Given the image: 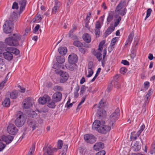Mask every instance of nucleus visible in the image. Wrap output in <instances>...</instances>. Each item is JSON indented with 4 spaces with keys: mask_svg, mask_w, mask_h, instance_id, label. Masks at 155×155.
Here are the masks:
<instances>
[{
    "mask_svg": "<svg viewBox=\"0 0 155 155\" xmlns=\"http://www.w3.org/2000/svg\"><path fill=\"white\" fill-rule=\"evenodd\" d=\"M7 130L8 132L10 134L15 135L17 133L18 130L13 124H10L7 127Z\"/></svg>",
    "mask_w": 155,
    "mask_h": 155,
    "instance_id": "1a4fd4ad",
    "label": "nucleus"
},
{
    "mask_svg": "<svg viewBox=\"0 0 155 155\" xmlns=\"http://www.w3.org/2000/svg\"><path fill=\"white\" fill-rule=\"evenodd\" d=\"M6 145L5 144L0 142V151H2L5 147Z\"/></svg>",
    "mask_w": 155,
    "mask_h": 155,
    "instance_id": "bf43d9fd",
    "label": "nucleus"
},
{
    "mask_svg": "<svg viewBox=\"0 0 155 155\" xmlns=\"http://www.w3.org/2000/svg\"><path fill=\"white\" fill-rule=\"evenodd\" d=\"M106 153L105 152L104 150H102L98 152L96 154L97 155H105Z\"/></svg>",
    "mask_w": 155,
    "mask_h": 155,
    "instance_id": "338daca9",
    "label": "nucleus"
},
{
    "mask_svg": "<svg viewBox=\"0 0 155 155\" xmlns=\"http://www.w3.org/2000/svg\"><path fill=\"white\" fill-rule=\"evenodd\" d=\"M48 107L51 108H54L55 107L56 105L55 104V102L52 100L51 101L50 100L48 101Z\"/></svg>",
    "mask_w": 155,
    "mask_h": 155,
    "instance_id": "473e14b6",
    "label": "nucleus"
},
{
    "mask_svg": "<svg viewBox=\"0 0 155 155\" xmlns=\"http://www.w3.org/2000/svg\"><path fill=\"white\" fill-rule=\"evenodd\" d=\"M35 149L34 147H32L30 151L29 152L28 155H33V153H34Z\"/></svg>",
    "mask_w": 155,
    "mask_h": 155,
    "instance_id": "680f3d73",
    "label": "nucleus"
},
{
    "mask_svg": "<svg viewBox=\"0 0 155 155\" xmlns=\"http://www.w3.org/2000/svg\"><path fill=\"white\" fill-rule=\"evenodd\" d=\"M28 126L32 128V130H35L37 127V123L34 120L28 119Z\"/></svg>",
    "mask_w": 155,
    "mask_h": 155,
    "instance_id": "f3484780",
    "label": "nucleus"
},
{
    "mask_svg": "<svg viewBox=\"0 0 155 155\" xmlns=\"http://www.w3.org/2000/svg\"><path fill=\"white\" fill-rule=\"evenodd\" d=\"M13 138V136L10 135H8L6 136L3 135L0 138V141H4L7 143L9 144L12 141Z\"/></svg>",
    "mask_w": 155,
    "mask_h": 155,
    "instance_id": "f8f14e48",
    "label": "nucleus"
},
{
    "mask_svg": "<svg viewBox=\"0 0 155 155\" xmlns=\"http://www.w3.org/2000/svg\"><path fill=\"white\" fill-rule=\"evenodd\" d=\"M93 54L96 57L99 61H100L101 60L102 55L101 53L97 51L94 50L93 51Z\"/></svg>",
    "mask_w": 155,
    "mask_h": 155,
    "instance_id": "c85d7f7f",
    "label": "nucleus"
},
{
    "mask_svg": "<svg viewBox=\"0 0 155 155\" xmlns=\"http://www.w3.org/2000/svg\"><path fill=\"white\" fill-rule=\"evenodd\" d=\"M127 69L125 67H122L120 68V72L122 74H124L127 71Z\"/></svg>",
    "mask_w": 155,
    "mask_h": 155,
    "instance_id": "8fccbe9b",
    "label": "nucleus"
},
{
    "mask_svg": "<svg viewBox=\"0 0 155 155\" xmlns=\"http://www.w3.org/2000/svg\"><path fill=\"white\" fill-rule=\"evenodd\" d=\"M120 114V110L118 108H117L110 115L108 120V125L112 126V129L113 128L116 121L119 118Z\"/></svg>",
    "mask_w": 155,
    "mask_h": 155,
    "instance_id": "7ed1b4c3",
    "label": "nucleus"
},
{
    "mask_svg": "<svg viewBox=\"0 0 155 155\" xmlns=\"http://www.w3.org/2000/svg\"><path fill=\"white\" fill-rule=\"evenodd\" d=\"M40 26L39 25H37L35 28L34 30V31L35 33L36 32L38 31V30L39 28H40Z\"/></svg>",
    "mask_w": 155,
    "mask_h": 155,
    "instance_id": "69168bd1",
    "label": "nucleus"
},
{
    "mask_svg": "<svg viewBox=\"0 0 155 155\" xmlns=\"http://www.w3.org/2000/svg\"><path fill=\"white\" fill-rule=\"evenodd\" d=\"M118 83L115 81H112L110 85L108 86V87L107 88V91L109 92L112 89L113 86L114 85L115 86V87H116L117 88H119V86L117 85H117Z\"/></svg>",
    "mask_w": 155,
    "mask_h": 155,
    "instance_id": "393cba45",
    "label": "nucleus"
},
{
    "mask_svg": "<svg viewBox=\"0 0 155 155\" xmlns=\"http://www.w3.org/2000/svg\"><path fill=\"white\" fill-rule=\"evenodd\" d=\"M141 148V145L139 142L136 141L133 146V149L135 151H137L140 150Z\"/></svg>",
    "mask_w": 155,
    "mask_h": 155,
    "instance_id": "cd10ccee",
    "label": "nucleus"
},
{
    "mask_svg": "<svg viewBox=\"0 0 155 155\" xmlns=\"http://www.w3.org/2000/svg\"><path fill=\"white\" fill-rule=\"evenodd\" d=\"M74 31L71 30L68 33L69 37L74 39H77L78 38L76 36L73 35Z\"/></svg>",
    "mask_w": 155,
    "mask_h": 155,
    "instance_id": "ea45409f",
    "label": "nucleus"
},
{
    "mask_svg": "<svg viewBox=\"0 0 155 155\" xmlns=\"http://www.w3.org/2000/svg\"><path fill=\"white\" fill-rule=\"evenodd\" d=\"M112 128V126L110 125H105L102 124L100 127L97 130L99 133L105 134L109 132Z\"/></svg>",
    "mask_w": 155,
    "mask_h": 155,
    "instance_id": "423d86ee",
    "label": "nucleus"
},
{
    "mask_svg": "<svg viewBox=\"0 0 155 155\" xmlns=\"http://www.w3.org/2000/svg\"><path fill=\"white\" fill-rule=\"evenodd\" d=\"M7 50L10 53H13L15 55H17L19 54V51L16 48L13 47H8Z\"/></svg>",
    "mask_w": 155,
    "mask_h": 155,
    "instance_id": "b1692460",
    "label": "nucleus"
},
{
    "mask_svg": "<svg viewBox=\"0 0 155 155\" xmlns=\"http://www.w3.org/2000/svg\"><path fill=\"white\" fill-rule=\"evenodd\" d=\"M134 33L133 32H131L129 35L127 40L124 46V48H126L127 46L130 45L132 41L133 38L134 36Z\"/></svg>",
    "mask_w": 155,
    "mask_h": 155,
    "instance_id": "6ab92c4d",
    "label": "nucleus"
},
{
    "mask_svg": "<svg viewBox=\"0 0 155 155\" xmlns=\"http://www.w3.org/2000/svg\"><path fill=\"white\" fill-rule=\"evenodd\" d=\"M113 18V15L112 13H109L108 14V16L107 21L108 22H109L111 21Z\"/></svg>",
    "mask_w": 155,
    "mask_h": 155,
    "instance_id": "c03bdc74",
    "label": "nucleus"
},
{
    "mask_svg": "<svg viewBox=\"0 0 155 155\" xmlns=\"http://www.w3.org/2000/svg\"><path fill=\"white\" fill-rule=\"evenodd\" d=\"M94 68V63L92 61H90L88 64L87 66L88 69H93Z\"/></svg>",
    "mask_w": 155,
    "mask_h": 155,
    "instance_id": "09e8293b",
    "label": "nucleus"
},
{
    "mask_svg": "<svg viewBox=\"0 0 155 155\" xmlns=\"http://www.w3.org/2000/svg\"><path fill=\"white\" fill-rule=\"evenodd\" d=\"M91 15V13L89 12L88 14L87 15L86 17L84 19V23H89L90 19V16Z\"/></svg>",
    "mask_w": 155,
    "mask_h": 155,
    "instance_id": "79ce46f5",
    "label": "nucleus"
},
{
    "mask_svg": "<svg viewBox=\"0 0 155 155\" xmlns=\"http://www.w3.org/2000/svg\"><path fill=\"white\" fill-rule=\"evenodd\" d=\"M50 100V98L49 96H46L45 97V96H44L43 97H40L38 99V101L39 104L43 105L45 104L48 101Z\"/></svg>",
    "mask_w": 155,
    "mask_h": 155,
    "instance_id": "a211bd4d",
    "label": "nucleus"
},
{
    "mask_svg": "<svg viewBox=\"0 0 155 155\" xmlns=\"http://www.w3.org/2000/svg\"><path fill=\"white\" fill-rule=\"evenodd\" d=\"M121 63L125 65H130L129 62L126 60H122Z\"/></svg>",
    "mask_w": 155,
    "mask_h": 155,
    "instance_id": "e2e57ef3",
    "label": "nucleus"
},
{
    "mask_svg": "<svg viewBox=\"0 0 155 155\" xmlns=\"http://www.w3.org/2000/svg\"><path fill=\"white\" fill-rule=\"evenodd\" d=\"M28 117H30L34 118L37 116V113L34 111H29L28 112Z\"/></svg>",
    "mask_w": 155,
    "mask_h": 155,
    "instance_id": "f704fd0d",
    "label": "nucleus"
},
{
    "mask_svg": "<svg viewBox=\"0 0 155 155\" xmlns=\"http://www.w3.org/2000/svg\"><path fill=\"white\" fill-rule=\"evenodd\" d=\"M57 62L60 64H62L65 61V59L64 57L58 56L56 58Z\"/></svg>",
    "mask_w": 155,
    "mask_h": 155,
    "instance_id": "c9c22d12",
    "label": "nucleus"
},
{
    "mask_svg": "<svg viewBox=\"0 0 155 155\" xmlns=\"http://www.w3.org/2000/svg\"><path fill=\"white\" fill-rule=\"evenodd\" d=\"M139 137V136H138L137 133H136L135 131H133L131 134L130 139L131 140L134 141L136 140Z\"/></svg>",
    "mask_w": 155,
    "mask_h": 155,
    "instance_id": "2f4dec72",
    "label": "nucleus"
},
{
    "mask_svg": "<svg viewBox=\"0 0 155 155\" xmlns=\"http://www.w3.org/2000/svg\"><path fill=\"white\" fill-rule=\"evenodd\" d=\"M127 6L126 0H121L119 4L117 6L115 10V12H118L122 16L124 15L127 12V10L125 7L123 9H121L124 7Z\"/></svg>",
    "mask_w": 155,
    "mask_h": 155,
    "instance_id": "20e7f679",
    "label": "nucleus"
},
{
    "mask_svg": "<svg viewBox=\"0 0 155 155\" xmlns=\"http://www.w3.org/2000/svg\"><path fill=\"white\" fill-rule=\"evenodd\" d=\"M78 57L77 55L73 54L70 55L68 58V61L69 63L71 64H75L77 62Z\"/></svg>",
    "mask_w": 155,
    "mask_h": 155,
    "instance_id": "ddd939ff",
    "label": "nucleus"
},
{
    "mask_svg": "<svg viewBox=\"0 0 155 155\" xmlns=\"http://www.w3.org/2000/svg\"><path fill=\"white\" fill-rule=\"evenodd\" d=\"M63 141L61 140H59L58 143V148H57V150L58 149H61L63 146Z\"/></svg>",
    "mask_w": 155,
    "mask_h": 155,
    "instance_id": "a18cd8bd",
    "label": "nucleus"
},
{
    "mask_svg": "<svg viewBox=\"0 0 155 155\" xmlns=\"http://www.w3.org/2000/svg\"><path fill=\"white\" fill-rule=\"evenodd\" d=\"M100 29H96L95 31V34L97 36L99 37L100 34Z\"/></svg>",
    "mask_w": 155,
    "mask_h": 155,
    "instance_id": "0e129e2a",
    "label": "nucleus"
},
{
    "mask_svg": "<svg viewBox=\"0 0 155 155\" xmlns=\"http://www.w3.org/2000/svg\"><path fill=\"white\" fill-rule=\"evenodd\" d=\"M136 55V53L134 51H131L130 56L131 58L132 59H134Z\"/></svg>",
    "mask_w": 155,
    "mask_h": 155,
    "instance_id": "6e6d98bb",
    "label": "nucleus"
},
{
    "mask_svg": "<svg viewBox=\"0 0 155 155\" xmlns=\"http://www.w3.org/2000/svg\"><path fill=\"white\" fill-rule=\"evenodd\" d=\"M60 54L61 55H64L67 52V49L65 47H61L58 49Z\"/></svg>",
    "mask_w": 155,
    "mask_h": 155,
    "instance_id": "c756f323",
    "label": "nucleus"
},
{
    "mask_svg": "<svg viewBox=\"0 0 155 155\" xmlns=\"http://www.w3.org/2000/svg\"><path fill=\"white\" fill-rule=\"evenodd\" d=\"M26 0H19V5L20 6V12H22L24 9L26 5Z\"/></svg>",
    "mask_w": 155,
    "mask_h": 155,
    "instance_id": "4be33fe9",
    "label": "nucleus"
},
{
    "mask_svg": "<svg viewBox=\"0 0 155 155\" xmlns=\"http://www.w3.org/2000/svg\"><path fill=\"white\" fill-rule=\"evenodd\" d=\"M117 41V40L116 39V38H113V39H112L110 44L114 45L115 43Z\"/></svg>",
    "mask_w": 155,
    "mask_h": 155,
    "instance_id": "774afa93",
    "label": "nucleus"
},
{
    "mask_svg": "<svg viewBox=\"0 0 155 155\" xmlns=\"http://www.w3.org/2000/svg\"><path fill=\"white\" fill-rule=\"evenodd\" d=\"M10 104V101L9 98H6L2 102V105L4 107H8Z\"/></svg>",
    "mask_w": 155,
    "mask_h": 155,
    "instance_id": "72a5a7b5",
    "label": "nucleus"
},
{
    "mask_svg": "<svg viewBox=\"0 0 155 155\" xmlns=\"http://www.w3.org/2000/svg\"><path fill=\"white\" fill-rule=\"evenodd\" d=\"M86 90V87L84 85H83L81 86V95L82 94H84V92Z\"/></svg>",
    "mask_w": 155,
    "mask_h": 155,
    "instance_id": "5fc2aeb1",
    "label": "nucleus"
},
{
    "mask_svg": "<svg viewBox=\"0 0 155 155\" xmlns=\"http://www.w3.org/2000/svg\"><path fill=\"white\" fill-rule=\"evenodd\" d=\"M3 54L4 58L9 61H11L13 59V56L12 54L8 50L7 51L3 53Z\"/></svg>",
    "mask_w": 155,
    "mask_h": 155,
    "instance_id": "aec40b11",
    "label": "nucleus"
},
{
    "mask_svg": "<svg viewBox=\"0 0 155 155\" xmlns=\"http://www.w3.org/2000/svg\"><path fill=\"white\" fill-rule=\"evenodd\" d=\"M68 77V74L67 73L62 71L60 78V82L61 83H65L67 81Z\"/></svg>",
    "mask_w": 155,
    "mask_h": 155,
    "instance_id": "4468645a",
    "label": "nucleus"
},
{
    "mask_svg": "<svg viewBox=\"0 0 155 155\" xmlns=\"http://www.w3.org/2000/svg\"><path fill=\"white\" fill-rule=\"evenodd\" d=\"M102 25L101 24L100 22L98 21L96 22L95 24V28L96 29H100Z\"/></svg>",
    "mask_w": 155,
    "mask_h": 155,
    "instance_id": "603ef678",
    "label": "nucleus"
},
{
    "mask_svg": "<svg viewBox=\"0 0 155 155\" xmlns=\"http://www.w3.org/2000/svg\"><path fill=\"white\" fill-rule=\"evenodd\" d=\"M18 4L16 2H15L13 3L12 6V8L14 9H18Z\"/></svg>",
    "mask_w": 155,
    "mask_h": 155,
    "instance_id": "052dcab7",
    "label": "nucleus"
},
{
    "mask_svg": "<svg viewBox=\"0 0 155 155\" xmlns=\"http://www.w3.org/2000/svg\"><path fill=\"white\" fill-rule=\"evenodd\" d=\"M104 147L103 143L99 142L96 143L94 146V149L96 151H99L102 149Z\"/></svg>",
    "mask_w": 155,
    "mask_h": 155,
    "instance_id": "412c9836",
    "label": "nucleus"
},
{
    "mask_svg": "<svg viewBox=\"0 0 155 155\" xmlns=\"http://www.w3.org/2000/svg\"><path fill=\"white\" fill-rule=\"evenodd\" d=\"M84 139L85 142L90 143H94L96 140V138L94 136L91 134L85 135L84 136Z\"/></svg>",
    "mask_w": 155,
    "mask_h": 155,
    "instance_id": "6e6552de",
    "label": "nucleus"
},
{
    "mask_svg": "<svg viewBox=\"0 0 155 155\" xmlns=\"http://www.w3.org/2000/svg\"><path fill=\"white\" fill-rule=\"evenodd\" d=\"M106 115L105 110L103 109H99L97 112V116L98 118L101 119L105 117Z\"/></svg>",
    "mask_w": 155,
    "mask_h": 155,
    "instance_id": "dca6fc26",
    "label": "nucleus"
},
{
    "mask_svg": "<svg viewBox=\"0 0 155 155\" xmlns=\"http://www.w3.org/2000/svg\"><path fill=\"white\" fill-rule=\"evenodd\" d=\"M144 88L147 89L150 86V83L148 81L145 82L143 84Z\"/></svg>",
    "mask_w": 155,
    "mask_h": 155,
    "instance_id": "4d7b16f0",
    "label": "nucleus"
},
{
    "mask_svg": "<svg viewBox=\"0 0 155 155\" xmlns=\"http://www.w3.org/2000/svg\"><path fill=\"white\" fill-rule=\"evenodd\" d=\"M101 124H102L100 120H95L93 124L92 128L94 130H98L100 127Z\"/></svg>",
    "mask_w": 155,
    "mask_h": 155,
    "instance_id": "5701e85b",
    "label": "nucleus"
},
{
    "mask_svg": "<svg viewBox=\"0 0 155 155\" xmlns=\"http://www.w3.org/2000/svg\"><path fill=\"white\" fill-rule=\"evenodd\" d=\"M106 103L103 100H101L99 102L98 106L97 107L98 108H101L105 107V104Z\"/></svg>",
    "mask_w": 155,
    "mask_h": 155,
    "instance_id": "a19ab883",
    "label": "nucleus"
},
{
    "mask_svg": "<svg viewBox=\"0 0 155 155\" xmlns=\"http://www.w3.org/2000/svg\"><path fill=\"white\" fill-rule=\"evenodd\" d=\"M85 48V47L83 45L82 47L79 48V51L82 54H84L87 51V49Z\"/></svg>",
    "mask_w": 155,
    "mask_h": 155,
    "instance_id": "de8ad7c7",
    "label": "nucleus"
},
{
    "mask_svg": "<svg viewBox=\"0 0 155 155\" xmlns=\"http://www.w3.org/2000/svg\"><path fill=\"white\" fill-rule=\"evenodd\" d=\"M121 18L119 16L117 20L115 21L114 23V27H116L119 24L120 21H121Z\"/></svg>",
    "mask_w": 155,
    "mask_h": 155,
    "instance_id": "864d4df0",
    "label": "nucleus"
},
{
    "mask_svg": "<svg viewBox=\"0 0 155 155\" xmlns=\"http://www.w3.org/2000/svg\"><path fill=\"white\" fill-rule=\"evenodd\" d=\"M21 39V36L18 34H14L13 36L6 38L5 42L9 46H16L19 45V41Z\"/></svg>",
    "mask_w": 155,
    "mask_h": 155,
    "instance_id": "f257e3e1",
    "label": "nucleus"
},
{
    "mask_svg": "<svg viewBox=\"0 0 155 155\" xmlns=\"http://www.w3.org/2000/svg\"><path fill=\"white\" fill-rule=\"evenodd\" d=\"M62 95L60 92H56L54 93L52 97V100L55 103L59 102L61 100Z\"/></svg>",
    "mask_w": 155,
    "mask_h": 155,
    "instance_id": "9d476101",
    "label": "nucleus"
},
{
    "mask_svg": "<svg viewBox=\"0 0 155 155\" xmlns=\"http://www.w3.org/2000/svg\"><path fill=\"white\" fill-rule=\"evenodd\" d=\"M115 27L113 26H110L106 30L104 33L105 37L109 35L114 30Z\"/></svg>",
    "mask_w": 155,
    "mask_h": 155,
    "instance_id": "a878e982",
    "label": "nucleus"
},
{
    "mask_svg": "<svg viewBox=\"0 0 155 155\" xmlns=\"http://www.w3.org/2000/svg\"><path fill=\"white\" fill-rule=\"evenodd\" d=\"M15 117V125L18 127H22L26 121V117L25 115L23 112L18 111L16 113Z\"/></svg>",
    "mask_w": 155,
    "mask_h": 155,
    "instance_id": "f03ea898",
    "label": "nucleus"
},
{
    "mask_svg": "<svg viewBox=\"0 0 155 155\" xmlns=\"http://www.w3.org/2000/svg\"><path fill=\"white\" fill-rule=\"evenodd\" d=\"M84 40L86 43H90L91 40V38L90 35L87 33H85L83 35Z\"/></svg>",
    "mask_w": 155,
    "mask_h": 155,
    "instance_id": "bb28decb",
    "label": "nucleus"
},
{
    "mask_svg": "<svg viewBox=\"0 0 155 155\" xmlns=\"http://www.w3.org/2000/svg\"><path fill=\"white\" fill-rule=\"evenodd\" d=\"M114 48V45L112 44H110L108 48V51L109 52H110Z\"/></svg>",
    "mask_w": 155,
    "mask_h": 155,
    "instance_id": "13d9d810",
    "label": "nucleus"
},
{
    "mask_svg": "<svg viewBox=\"0 0 155 155\" xmlns=\"http://www.w3.org/2000/svg\"><path fill=\"white\" fill-rule=\"evenodd\" d=\"M55 4L53 8L52 11V13L53 14H55L58 12L61 5L60 2H59L58 0H55Z\"/></svg>",
    "mask_w": 155,
    "mask_h": 155,
    "instance_id": "2eb2a0df",
    "label": "nucleus"
},
{
    "mask_svg": "<svg viewBox=\"0 0 155 155\" xmlns=\"http://www.w3.org/2000/svg\"><path fill=\"white\" fill-rule=\"evenodd\" d=\"M42 18V16L38 13H37L36 17L35 18V20L34 22L36 23H38L40 22Z\"/></svg>",
    "mask_w": 155,
    "mask_h": 155,
    "instance_id": "e433bc0d",
    "label": "nucleus"
},
{
    "mask_svg": "<svg viewBox=\"0 0 155 155\" xmlns=\"http://www.w3.org/2000/svg\"><path fill=\"white\" fill-rule=\"evenodd\" d=\"M13 23L12 21L9 20L6 21L3 25L4 32L6 34H8L12 31Z\"/></svg>",
    "mask_w": 155,
    "mask_h": 155,
    "instance_id": "39448f33",
    "label": "nucleus"
},
{
    "mask_svg": "<svg viewBox=\"0 0 155 155\" xmlns=\"http://www.w3.org/2000/svg\"><path fill=\"white\" fill-rule=\"evenodd\" d=\"M73 45L75 46L79 47H82L83 44L81 43V42L78 41H75L73 42Z\"/></svg>",
    "mask_w": 155,
    "mask_h": 155,
    "instance_id": "58836bf2",
    "label": "nucleus"
},
{
    "mask_svg": "<svg viewBox=\"0 0 155 155\" xmlns=\"http://www.w3.org/2000/svg\"><path fill=\"white\" fill-rule=\"evenodd\" d=\"M18 93L17 91H13L10 94L11 98L12 99H16L18 96Z\"/></svg>",
    "mask_w": 155,
    "mask_h": 155,
    "instance_id": "7c9ffc66",
    "label": "nucleus"
},
{
    "mask_svg": "<svg viewBox=\"0 0 155 155\" xmlns=\"http://www.w3.org/2000/svg\"><path fill=\"white\" fill-rule=\"evenodd\" d=\"M88 74L87 76L88 78H89L91 77L93 74L94 71L93 69H88Z\"/></svg>",
    "mask_w": 155,
    "mask_h": 155,
    "instance_id": "3c124183",
    "label": "nucleus"
},
{
    "mask_svg": "<svg viewBox=\"0 0 155 155\" xmlns=\"http://www.w3.org/2000/svg\"><path fill=\"white\" fill-rule=\"evenodd\" d=\"M104 43L105 42L104 41H102L100 43L98 46V50L101 51H102L103 49V45L104 44Z\"/></svg>",
    "mask_w": 155,
    "mask_h": 155,
    "instance_id": "37998d69",
    "label": "nucleus"
},
{
    "mask_svg": "<svg viewBox=\"0 0 155 155\" xmlns=\"http://www.w3.org/2000/svg\"><path fill=\"white\" fill-rule=\"evenodd\" d=\"M43 155H53L54 152L57 151L56 148H51L49 147L45 146L43 149Z\"/></svg>",
    "mask_w": 155,
    "mask_h": 155,
    "instance_id": "0eeeda50",
    "label": "nucleus"
},
{
    "mask_svg": "<svg viewBox=\"0 0 155 155\" xmlns=\"http://www.w3.org/2000/svg\"><path fill=\"white\" fill-rule=\"evenodd\" d=\"M53 90L55 91L59 92L63 91V88L61 86L58 85H56L54 86L53 87Z\"/></svg>",
    "mask_w": 155,
    "mask_h": 155,
    "instance_id": "4c0bfd02",
    "label": "nucleus"
},
{
    "mask_svg": "<svg viewBox=\"0 0 155 155\" xmlns=\"http://www.w3.org/2000/svg\"><path fill=\"white\" fill-rule=\"evenodd\" d=\"M152 11V10L151 8H149L147 9V15L145 18V20H146L150 16Z\"/></svg>",
    "mask_w": 155,
    "mask_h": 155,
    "instance_id": "49530a36",
    "label": "nucleus"
},
{
    "mask_svg": "<svg viewBox=\"0 0 155 155\" xmlns=\"http://www.w3.org/2000/svg\"><path fill=\"white\" fill-rule=\"evenodd\" d=\"M23 102V107L28 109L32 106L33 101L31 98L28 97L27 99H25Z\"/></svg>",
    "mask_w": 155,
    "mask_h": 155,
    "instance_id": "9b49d317",
    "label": "nucleus"
}]
</instances>
